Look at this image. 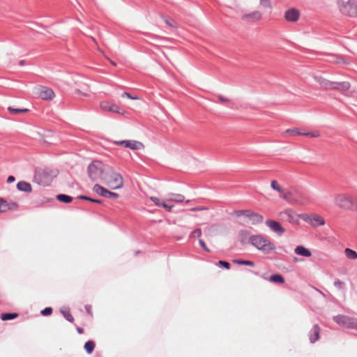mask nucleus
Here are the masks:
<instances>
[{
	"label": "nucleus",
	"instance_id": "nucleus-15",
	"mask_svg": "<svg viewBox=\"0 0 357 357\" xmlns=\"http://www.w3.org/2000/svg\"><path fill=\"white\" fill-rule=\"evenodd\" d=\"M315 81L320 86L326 90H333L335 82H331L320 76H314Z\"/></svg>",
	"mask_w": 357,
	"mask_h": 357
},
{
	"label": "nucleus",
	"instance_id": "nucleus-42",
	"mask_svg": "<svg viewBox=\"0 0 357 357\" xmlns=\"http://www.w3.org/2000/svg\"><path fill=\"white\" fill-rule=\"evenodd\" d=\"M218 265L220 266H222L224 267L226 269H229L230 268V264L226 261H219L218 263Z\"/></svg>",
	"mask_w": 357,
	"mask_h": 357
},
{
	"label": "nucleus",
	"instance_id": "nucleus-3",
	"mask_svg": "<svg viewBox=\"0 0 357 357\" xmlns=\"http://www.w3.org/2000/svg\"><path fill=\"white\" fill-rule=\"evenodd\" d=\"M107 167L100 161H93L89 165L87 169L89 178L93 181H102Z\"/></svg>",
	"mask_w": 357,
	"mask_h": 357
},
{
	"label": "nucleus",
	"instance_id": "nucleus-19",
	"mask_svg": "<svg viewBox=\"0 0 357 357\" xmlns=\"http://www.w3.org/2000/svg\"><path fill=\"white\" fill-rule=\"evenodd\" d=\"M100 107L102 110L114 113L121 114V109L115 104H112L107 101H103L100 103Z\"/></svg>",
	"mask_w": 357,
	"mask_h": 357
},
{
	"label": "nucleus",
	"instance_id": "nucleus-2",
	"mask_svg": "<svg viewBox=\"0 0 357 357\" xmlns=\"http://www.w3.org/2000/svg\"><path fill=\"white\" fill-rule=\"evenodd\" d=\"M102 181L113 190L121 188L123 185L122 176L110 167H107Z\"/></svg>",
	"mask_w": 357,
	"mask_h": 357
},
{
	"label": "nucleus",
	"instance_id": "nucleus-17",
	"mask_svg": "<svg viewBox=\"0 0 357 357\" xmlns=\"http://www.w3.org/2000/svg\"><path fill=\"white\" fill-rule=\"evenodd\" d=\"M321 328L318 324H314L308 333L310 343L314 344L320 338Z\"/></svg>",
	"mask_w": 357,
	"mask_h": 357
},
{
	"label": "nucleus",
	"instance_id": "nucleus-46",
	"mask_svg": "<svg viewBox=\"0 0 357 357\" xmlns=\"http://www.w3.org/2000/svg\"><path fill=\"white\" fill-rule=\"evenodd\" d=\"M121 96L122 97H127V98H128L130 99H132V100H137V99H138V98L137 96H132L130 93H127V92H123L121 94Z\"/></svg>",
	"mask_w": 357,
	"mask_h": 357
},
{
	"label": "nucleus",
	"instance_id": "nucleus-4",
	"mask_svg": "<svg viewBox=\"0 0 357 357\" xmlns=\"http://www.w3.org/2000/svg\"><path fill=\"white\" fill-rule=\"evenodd\" d=\"M58 174L56 169L44 168L36 171L35 177L38 183L43 185H49Z\"/></svg>",
	"mask_w": 357,
	"mask_h": 357
},
{
	"label": "nucleus",
	"instance_id": "nucleus-30",
	"mask_svg": "<svg viewBox=\"0 0 357 357\" xmlns=\"http://www.w3.org/2000/svg\"><path fill=\"white\" fill-rule=\"evenodd\" d=\"M57 200L63 203H70L73 200V197L65 195V194H59L56 196Z\"/></svg>",
	"mask_w": 357,
	"mask_h": 357
},
{
	"label": "nucleus",
	"instance_id": "nucleus-1",
	"mask_svg": "<svg viewBox=\"0 0 357 357\" xmlns=\"http://www.w3.org/2000/svg\"><path fill=\"white\" fill-rule=\"evenodd\" d=\"M250 243L264 254H269L276 249L273 242L262 234L252 235L249 238Z\"/></svg>",
	"mask_w": 357,
	"mask_h": 357
},
{
	"label": "nucleus",
	"instance_id": "nucleus-49",
	"mask_svg": "<svg viewBox=\"0 0 357 357\" xmlns=\"http://www.w3.org/2000/svg\"><path fill=\"white\" fill-rule=\"evenodd\" d=\"M204 210H207V208L204 207V206H197V207H195V208H192L190 209V211H204Z\"/></svg>",
	"mask_w": 357,
	"mask_h": 357
},
{
	"label": "nucleus",
	"instance_id": "nucleus-45",
	"mask_svg": "<svg viewBox=\"0 0 357 357\" xmlns=\"http://www.w3.org/2000/svg\"><path fill=\"white\" fill-rule=\"evenodd\" d=\"M199 243L200 245V246L207 252H210L211 250L207 248V246L206 245L204 241L202 240V239H199Z\"/></svg>",
	"mask_w": 357,
	"mask_h": 357
},
{
	"label": "nucleus",
	"instance_id": "nucleus-27",
	"mask_svg": "<svg viewBox=\"0 0 357 357\" xmlns=\"http://www.w3.org/2000/svg\"><path fill=\"white\" fill-rule=\"evenodd\" d=\"M269 280L272 282L280 283V284H283L284 282V278L280 274L272 275L270 277Z\"/></svg>",
	"mask_w": 357,
	"mask_h": 357
},
{
	"label": "nucleus",
	"instance_id": "nucleus-35",
	"mask_svg": "<svg viewBox=\"0 0 357 357\" xmlns=\"http://www.w3.org/2000/svg\"><path fill=\"white\" fill-rule=\"evenodd\" d=\"M61 313L66 320L71 323L74 321V318L69 310H61Z\"/></svg>",
	"mask_w": 357,
	"mask_h": 357
},
{
	"label": "nucleus",
	"instance_id": "nucleus-22",
	"mask_svg": "<svg viewBox=\"0 0 357 357\" xmlns=\"http://www.w3.org/2000/svg\"><path fill=\"white\" fill-rule=\"evenodd\" d=\"M124 146L132 150H139L143 146V144L135 140H126Z\"/></svg>",
	"mask_w": 357,
	"mask_h": 357
},
{
	"label": "nucleus",
	"instance_id": "nucleus-10",
	"mask_svg": "<svg viewBox=\"0 0 357 357\" xmlns=\"http://www.w3.org/2000/svg\"><path fill=\"white\" fill-rule=\"evenodd\" d=\"M19 206L16 202H8L0 197V213H6L8 211H16Z\"/></svg>",
	"mask_w": 357,
	"mask_h": 357
},
{
	"label": "nucleus",
	"instance_id": "nucleus-13",
	"mask_svg": "<svg viewBox=\"0 0 357 357\" xmlns=\"http://www.w3.org/2000/svg\"><path fill=\"white\" fill-rule=\"evenodd\" d=\"M241 19L247 22H255L261 19V13L258 10H255L252 13L243 15Z\"/></svg>",
	"mask_w": 357,
	"mask_h": 357
},
{
	"label": "nucleus",
	"instance_id": "nucleus-48",
	"mask_svg": "<svg viewBox=\"0 0 357 357\" xmlns=\"http://www.w3.org/2000/svg\"><path fill=\"white\" fill-rule=\"evenodd\" d=\"M162 207L165 208L168 211H171L172 208L174 207V206L173 205L167 204L165 202H164L162 204Z\"/></svg>",
	"mask_w": 357,
	"mask_h": 357
},
{
	"label": "nucleus",
	"instance_id": "nucleus-43",
	"mask_svg": "<svg viewBox=\"0 0 357 357\" xmlns=\"http://www.w3.org/2000/svg\"><path fill=\"white\" fill-rule=\"evenodd\" d=\"M260 1V5L265 8H271V1L270 0H259Z\"/></svg>",
	"mask_w": 357,
	"mask_h": 357
},
{
	"label": "nucleus",
	"instance_id": "nucleus-50",
	"mask_svg": "<svg viewBox=\"0 0 357 357\" xmlns=\"http://www.w3.org/2000/svg\"><path fill=\"white\" fill-rule=\"evenodd\" d=\"M15 181V178L13 176H9L7 178V183H10Z\"/></svg>",
	"mask_w": 357,
	"mask_h": 357
},
{
	"label": "nucleus",
	"instance_id": "nucleus-41",
	"mask_svg": "<svg viewBox=\"0 0 357 357\" xmlns=\"http://www.w3.org/2000/svg\"><path fill=\"white\" fill-rule=\"evenodd\" d=\"M201 236H202L201 229H196L191 233L190 238H195L196 236L200 237Z\"/></svg>",
	"mask_w": 357,
	"mask_h": 357
},
{
	"label": "nucleus",
	"instance_id": "nucleus-18",
	"mask_svg": "<svg viewBox=\"0 0 357 357\" xmlns=\"http://www.w3.org/2000/svg\"><path fill=\"white\" fill-rule=\"evenodd\" d=\"M271 187L277 192H279L280 197L285 200H287L290 197V192L285 191L276 181L273 180L271 183Z\"/></svg>",
	"mask_w": 357,
	"mask_h": 357
},
{
	"label": "nucleus",
	"instance_id": "nucleus-39",
	"mask_svg": "<svg viewBox=\"0 0 357 357\" xmlns=\"http://www.w3.org/2000/svg\"><path fill=\"white\" fill-rule=\"evenodd\" d=\"M119 197V195L116 192L107 191V197L105 198L116 199Z\"/></svg>",
	"mask_w": 357,
	"mask_h": 357
},
{
	"label": "nucleus",
	"instance_id": "nucleus-28",
	"mask_svg": "<svg viewBox=\"0 0 357 357\" xmlns=\"http://www.w3.org/2000/svg\"><path fill=\"white\" fill-rule=\"evenodd\" d=\"M19 314L16 312L13 313H3L1 314V319L3 321L12 320L17 318Z\"/></svg>",
	"mask_w": 357,
	"mask_h": 357
},
{
	"label": "nucleus",
	"instance_id": "nucleus-7",
	"mask_svg": "<svg viewBox=\"0 0 357 357\" xmlns=\"http://www.w3.org/2000/svg\"><path fill=\"white\" fill-rule=\"evenodd\" d=\"M278 216L281 221L287 222L293 225H298L299 218L301 217V215L297 214L293 209L291 208L281 211Z\"/></svg>",
	"mask_w": 357,
	"mask_h": 357
},
{
	"label": "nucleus",
	"instance_id": "nucleus-14",
	"mask_svg": "<svg viewBox=\"0 0 357 357\" xmlns=\"http://www.w3.org/2000/svg\"><path fill=\"white\" fill-rule=\"evenodd\" d=\"M300 12L296 8H290L284 13L285 20L289 22H296L298 20Z\"/></svg>",
	"mask_w": 357,
	"mask_h": 357
},
{
	"label": "nucleus",
	"instance_id": "nucleus-25",
	"mask_svg": "<svg viewBox=\"0 0 357 357\" xmlns=\"http://www.w3.org/2000/svg\"><path fill=\"white\" fill-rule=\"evenodd\" d=\"M93 190L98 195L103 197H107V192L108 191V190H107L106 188L102 187L101 185H98V184H96L93 188Z\"/></svg>",
	"mask_w": 357,
	"mask_h": 357
},
{
	"label": "nucleus",
	"instance_id": "nucleus-55",
	"mask_svg": "<svg viewBox=\"0 0 357 357\" xmlns=\"http://www.w3.org/2000/svg\"><path fill=\"white\" fill-rule=\"evenodd\" d=\"M19 64H20V66H23V65L24 64V60H21V61H20Z\"/></svg>",
	"mask_w": 357,
	"mask_h": 357
},
{
	"label": "nucleus",
	"instance_id": "nucleus-31",
	"mask_svg": "<svg viewBox=\"0 0 357 357\" xmlns=\"http://www.w3.org/2000/svg\"><path fill=\"white\" fill-rule=\"evenodd\" d=\"M95 346V342L89 340L84 344V348L88 354H91L94 350Z\"/></svg>",
	"mask_w": 357,
	"mask_h": 357
},
{
	"label": "nucleus",
	"instance_id": "nucleus-11",
	"mask_svg": "<svg viewBox=\"0 0 357 357\" xmlns=\"http://www.w3.org/2000/svg\"><path fill=\"white\" fill-rule=\"evenodd\" d=\"M265 224L272 231L276 233L279 236H282L285 232L284 228H283L280 223L277 221L267 220Z\"/></svg>",
	"mask_w": 357,
	"mask_h": 357
},
{
	"label": "nucleus",
	"instance_id": "nucleus-54",
	"mask_svg": "<svg viewBox=\"0 0 357 357\" xmlns=\"http://www.w3.org/2000/svg\"><path fill=\"white\" fill-rule=\"evenodd\" d=\"M77 331L78 332L79 334H82L84 333V329L81 327H77Z\"/></svg>",
	"mask_w": 357,
	"mask_h": 357
},
{
	"label": "nucleus",
	"instance_id": "nucleus-34",
	"mask_svg": "<svg viewBox=\"0 0 357 357\" xmlns=\"http://www.w3.org/2000/svg\"><path fill=\"white\" fill-rule=\"evenodd\" d=\"M331 59L329 60L330 62L335 63H347L342 57L339 56L332 55L331 56Z\"/></svg>",
	"mask_w": 357,
	"mask_h": 357
},
{
	"label": "nucleus",
	"instance_id": "nucleus-20",
	"mask_svg": "<svg viewBox=\"0 0 357 357\" xmlns=\"http://www.w3.org/2000/svg\"><path fill=\"white\" fill-rule=\"evenodd\" d=\"M39 96L43 100H51L54 97V93L52 89L46 86H40Z\"/></svg>",
	"mask_w": 357,
	"mask_h": 357
},
{
	"label": "nucleus",
	"instance_id": "nucleus-56",
	"mask_svg": "<svg viewBox=\"0 0 357 357\" xmlns=\"http://www.w3.org/2000/svg\"><path fill=\"white\" fill-rule=\"evenodd\" d=\"M86 309L87 312H89L90 307H87V306H86Z\"/></svg>",
	"mask_w": 357,
	"mask_h": 357
},
{
	"label": "nucleus",
	"instance_id": "nucleus-29",
	"mask_svg": "<svg viewBox=\"0 0 357 357\" xmlns=\"http://www.w3.org/2000/svg\"><path fill=\"white\" fill-rule=\"evenodd\" d=\"M344 254L349 259L354 260L357 259V252L350 248H346L344 250Z\"/></svg>",
	"mask_w": 357,
	"mask_h": 357
},
{
	"label": "nucleus",
	"instance_id": "nucleus-9",
	"mask_svg": "<svg viewBox=\"0 0 357 357\" xmlns=\"http://www.w3.org/2000/svg\"><path fill=\"white\" fill-rule=\"evenodd\" d=\"M301 218L305 221L310 223L314 227L325 225V220H324V218H322L321 216H319L318 215H302Z\"/></svg>",
	"mask_w": 357,
	"mask_h": 357
},
{
	"label": "nucleus",
	"instance_id": "nucleus-16",
	"mask_svg": "<svg viewBox=\"0 0 357 357\" xmlns=\"http://www.w3.org/2000/svg\"><path fill=\"white\" fill-rule=\"evenodd\" d=\"M289 134L290 135H304L310 137H318L320 136V132L319 131L314 132H301L298 129H287L284 134Z\"/></svg>",
	"mask_w": 357,
	"mask_h": 357
},
{
	"label": "nucleus",
	"instance_id": "nucleus-32",
	"mask_svg": "<svg viewBox=\"0 0 357 357\" xmlns=\"http://www.w3.org/2000/svg\"><path fill=\"white\" fill-rule=\"evenodd\" d=\"M169 200L174 201L176 202H182L184 201V196L180 194H170L169 195Z\"/></svg>",
	"mask_w": 357,
	"mask_h": 357
},
{
	"label": "nucleus",
	"instance_id": "nucleus-24",
	"mask_svg": "<svg viewBox=\"0 0 357 357\" xmlns=\"http://www.w3.org/2000/svg\"><path fill=\"white\" fill-rule=\"evenodd\" d=\"M17 188L20 191L26 192H30L32 190L31 184L26 181H19L17 184Z\"/></svg>",
	"mask_w": 357,
	"mask_h": 357
},
{
	"label": "nucleus",
	"instance_id": "nucleus-33",
	"mask_svg": "<svg viewBox=\"0 0 357 357\" xmlns=\"http://www.w3.org/2000/svg\"><path fill=\"white\" fill-rule=\"evenodd\" d=\"M233 262L236 264L239 265H245L253 267L255 266V263L252 261L249 260H243V259H234Z\"/></svg>",
	"mask_w": 357,
	"mask_h": 357
},
{
	"label": "nucleus",
	"instance_id": "nucleus-6",
	"mask_svg": "<svg viewBox=\"0 0 357 357\" xmlns=\"http://www.w3.org/2000/svg\"><path fill=\"white\" fill-rule=\"evenodd\" d=\"M335 204L344 210L352 208L354 203L351 196L347 194H337L334 198Z\"/></svg>",
	"mask_w": 357,
	"mask_h": 357
},
{
	"label": "nucleus",
	"instance_id": "nucleus-53",
	"mask_svg": "<svg viewBox=\"0 0 357 357\" xmlns=\"http://www.w3.org/2000/svg\"><path fill=\"white\" fill-rule=\"evenodd\" d=\"M77 198L80 199L88 200V201H89V199H90L89 197H86V196H84V195H79V196H78Z\"/></svg>",
	"mask_w": 357,
	"mask_h": 357
},
{
	"label": "nucleus",
	"instance_id": "nucleus-21",
	"mask_svg": "<svg viewBox=\"0 0 357 357\" xmlns=\"http://www.w3.org/2000/svg\"><path fill=\"white\" fill-rule=\"evenodd\" d=\"M333 90H338L341 91L342 93L347 91L351 85L348 82H335Z\"/></svg>",
	"mask_w": 357,
	"mask_h": 357
},
{
	"label": "nucleus",
	"instance_id": "nucleus-36",
	"mask_svg": "<svg viewBox=\"0 0 357 357\" xmlns=\"http://www.w3.org/2000/svg\"><path fill=\"white\" fill-rule=\"evenodd\" d=\"M334 286L338 289H345V283L340 280L339 279H336L334 282Z\"/></svg>",
	"mask_w": 357,
	"mask_h": 357
},
{
	"label": "nucleus",
	"instance_id": "nucleus-38",
	"mask_svg": "<svg viewBox=\"0 0 357 357\" xmlns=\"http://www.w3.org/2000/svg\"><path fill=\"white\" fill-rule=\"evenodd\" d=\"M52 308L50 307H45V309H43L40 313L43 316H48V315H50L52 313Z\"/></svg>",
	"mask_w": 357,
	"mask_h": 357
},
{
	"label": "nucleus",
	"instance_id": "nucleus-12",
	"mask_svg": "<svg viewBox=\"0 0 357 357\" xmlns=\"http://www.w3.org/2000/svg\"><path fill=\"white\" fill-rule=\"evenodd\" d=\"M246 218L249 219V223L255 225L263 222L264 218L261 215L252 210H247Z\"/></svg>",
	"mask_w": 357,
	"mask_h": 357
},
{
	"label": "nucleus",
	"instance_id": "nucleus-26",
	"mask_svg": "<svg viewBox=\"0 0 357 357\" xmlns=\"http://www.w3.org/2000/svg\"><path fill=\"white\" fill-rule=\"evenodd\" d=\"M8 110L13 115H17L20 114L27 113L29 112V109L14 108L13 107H8Z\"/></svg>",
	"mask_w": 357,
	"mask_h": 357
},
{
	"label": "nucleus",
	"instance_id": "nucleus-57",
	"mask_svg": "<svg viewBox=\"0 0 357 357\" xmlns=\"http://www.w3.org/2000/svg\"><path fill=\"white\" fill-rule=\"evenodd\" d=\"M112 64L116 66V63L114 62H112Z\"/></svg>",
	"mask_w": 357,
	"mask_h": 357
},
{
	"label": "nucleus",
	"instance_id": "nucleus-5",
	"mask_svg": "<svg viewBox=\"0 0 357 357\" xmlns=\"http://www.w3.org/2000/svg\"><path fill=\"white\" fill-rule=\"evenodd\" d=\"M340 11L344 15L351 17H357V2L355 0H338Z\"/></svg>",
	"mask_w": 357,
	"mask_h": 357
},
{
	"label": "nucleus",
	"instance_id": "nucleus-52",
	"mask_svg": "<svg viewBox=\"0 0 357 357\" xmlns=\"http://www.w3.org/2000/svg\"><path fill=\"white\" fill-rule=\"evenodd\" d=\"M126 140H121V141H115L114 144L116 145H125Z\"/></svg>",
	"mask_w": 357,
	"mask_h": 357
},
{
	"label": "nucleus",
	"instance_id": "nucleus-40",
	"mask_svg": "<svg viewBox=\"0 0 357 357\" xmlns=\"http://www.w3.org/2000/svg\"><path fill=\"white\" fill-rule=\"evenodd\" d=\"M247 213V210H236L233 212V214L237 217H241V215L245 216Z\"/></svg>",
	"mask_w": 357,
	"mask_h": 357
},
{
	"label": "nucleus",
	"instance_id": "nucleus-23",
	"mask_svg": "<svg viewBox=\"0 0 357 357\" xmlns=\"http://www.w3.org/2000/svg\"><path fill=\"white\" fill-rule=\"evenodd\" d=\"M294 252L296 255L305 257H309L312 255V253L310 251V250H308L307 248H305L303 245L297 246L295 248Z\"/></svg>",
	"mask_w": 357,
	"mask_h": 357
},
{
	"label": "nucleus",
	"instance_id": "nucleus-8",
	"mask_svg": "<svg viewBox=\"0 0 357 357\" xmlns=\"http://www.w3.org/2000/svg\"><path fill=\"white\" fill-rule=\"evenodd\" d=\"M333 320L337 324L349 328H354L357 326L356 321L354 319L342 314L335 316Z\"/></svg>",
	"mask_w": 357,
	"mask_h": 357
},
{
	"label": "nucleus",
	"instance_id": "nucleus-44",
	"mask_svg": "<svg viewBox=\"0 0 357 357\" xmlns=\"http://www.w3.org/2000/svg\"><path fill=\"white\" fill-rule=\"evenodd\" d=\"M165 22L167 25H168L170 27L176 28V23L174 20H169L168 19H165Z\"/></svg>",
	"mask_w": 357,
	"mask_h": 357
},
{
	"label": "nucleus",
	"instance_id": "nucleus-47",
	"mask_svg": "<svg viewBox=\"0 0 357 357\" xmlns=\"http://www.w3.org/2000/svg\"><path fill=\"white\" fill-rule=\"evenodd\" d=\"M218 98L220 102H227L229 100L222 95H218Z\"/></svg>",
	"mask_w": 357,
	"mask_h": 357
},
{
	"label": "nucleus",
	"instance_id": "nucleus-51",
	"mask_svg": "<svg viewBox=\"0 0 357 357\" xmlns=\"http://www.w3.org/2000/svg\"><path fill=\"white\" fill-rule=\"evenodd\" d=\"M89 201H90L91 202L97 203V204H102V200L95 199H92L91 197H90V199H89Z\"/></svg>",
	"mask_w": 357,
	"mask_h": 357
},
{
	"label": "nucleus",
	"instance_id": "nucleus-37",
	"mask_svg": "<svg viewBox=\"0 0 357 357\" xmlns=\"http://www.w3.org/2000/svg\"><path fill=\"white\" fill-rule=\"evenodd\" d=\"M150 199L158 206H162V204L165 202L155 197H151Z\"/></svg>",
	"mask_w": 357,
	"mask_h": 357
}]
</instances>
